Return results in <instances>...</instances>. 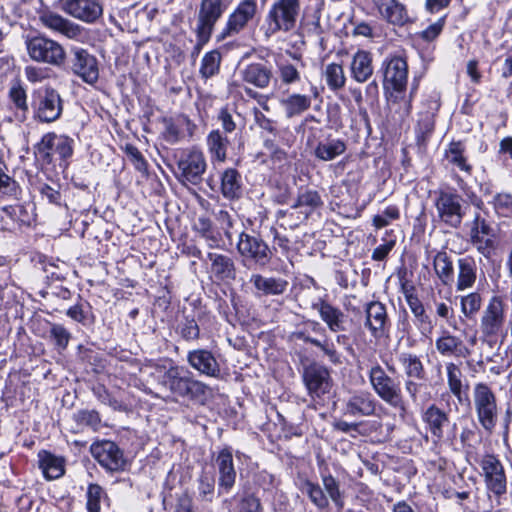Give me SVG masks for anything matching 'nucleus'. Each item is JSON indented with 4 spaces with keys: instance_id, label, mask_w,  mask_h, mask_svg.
Here are the masks:
<instances>
[{
    "instance_id": "8",
    "label": "nucleus",
    "mask_w": 512,
    "mask_h": 512,
    "mask_svg": "<svg viewBox=\"0 0 512 512\" xmlns=\"http://www.w3.org/2000/svg\"><path fill=\"white\" fill-rule=\"evenodd\" d=\"M320 476L324 490L319 483L306 479L302 483V493H305L311 503L320 511L329 508V498L337 510H342L345 500L344 492L340 489V482L330 473L328 467L320 470Z\"/></svg>"
},
{
    "instance_id": "28",
    "label": "nucleus",
    "mask_w": 512,
    "mask_h": 512,
    "mask_svg": "<svg viewBox=\"0 0 512 512\" xmlns=\"http://www.w3.org/2000/svg\"><path fill=\"white\" fill-rule=\"evenodd\" d=\"M211 190L219 192L228 201H237L244 194V183L241 172L234 167H227L219 173V184L214 182L212 176L207 178Z\"/></svg>"
},
{
    "instance_id": "9",
    "label": "nucleus",
    "mask_w": 512,
    "mask_h": 512,
    "mask_svg": "<svg viewBox=\"0 0 512 512\" xmlns=\"http://www.w3.org/2000/svg\"><path fill=\"white\" fill-rule=\"evenodd\" d=\"M30 108L31 117L36 123L51 124L62 117L64 99L52 86H41L31 92Z\"/></svg>"
},
{
    "instance_id": "44",
    "label": "nucleus",
    "mask_w": 512,
    "mask_h": 512,
    "mask_svg": "<svg viewBox=\"0 0 512 512\" xmlns=\"http://www.w3.org/2000/svg\"><path fill=\"white\" fill-rule=\"evenodd\" d=\"M432 267L438 282L451 288L455 282V269L452 256L443 248L435 253Z\"/></svg>"
},
{
    "instance_id": "3",
    "label": "nucleus",
    "mask_w": 512,
    "mask_h": 512,
    "mask_svg": "<svg viewBox=\"0 0 512 512\" xmlns=\"http://www.w3.org/2000/svg\"><path fill=\"white\" fill-rule=\"evenodd\" d=\"M153 366L157 372H163L160 384L175 398L195 405H205L211 397V387L196 379L188 368L177 364L174 360L168 358L165 363H156Z\"/></svg>"
},
{
    "instance_id": "25",
    "label": "nucleus",
    "mask_w": 512,
    "mask_h": 512,
    "mask_svg": "<svg viewBox=\"0 0 512 512\" xmlns=\"http://www.w3.org/2000/svg\"><path fill=\"white\" fill-rule=\"evenodd\" d=\"M36 214L23 204L6 205L0 208V231L16 233L30 228Z\"/></svg>"
},
{
    "instance_id": "63",
    "label": "nucleus",
    "mask_w": 512,
    "mask_h": 512,
    "mask_svg": "<svg viewBox=\"0 0 512 512\" xmlns=\"http://www.w3.org/2000/svg\"><path fill=\"white\" fill-rule=\"evenodd\" d=\"M221 60V53L217 49L206 52L199 68L201 78L207 80L217 75L220 72Z\"/></svg>"
},
{
    "instance_id": "5",
    "label": "nucleus",
    "mask_w": 512,
    "mask_h": 512,
    "mask_svg": "<svg viewBox=\"0 0 512 512\" xmlns=\"http://www.w3.org/2000/svg\"><path fill=\"white\" fill-rule=\"evenodd\" d=\"M320 120L314 115H307L296 127L305 141L306 150L318 161L329 162L342 156L347 148V141L335 137L326 127L320 126Z\"/></svg>"
},
{
    "instance_id": "36",
    "label": "nucleus",
    "mask_w": 512,
    "mask_h": 512,
    "mask_svg": "<svg viewBox=\"0 0 512 512\" xmlns=\"http://www.w3.org/2000/svg\"><path fill=\"white\" fill-rule=\"evenodd\" d=\"M421 420L426 432L440 441L444 437V428L450 423V413L437 404L431 403L422 409Z\"/></svg>"
},
{
    "instance_id": "16",
    "label": "nucleus",
    "mask_w": 512,
    "mask_h": 512,
    "mask_svg": "<svg viewBox=\"0 0 512 512\" xmlns=\"http://www.w3.org/2000/svg\"><path fill=\"white\" fill-rule=\"evenodd\" d=\"M379 73L382 75L383 91H401L408 85V57L404 50L387 55L381 63Z\"/></svg>"
},
{
    "instance_id": "48",
    "label": "nucleus",
    "mask_w": 512,
    "mask_h": 512,
    "mask_svg": "<svg viewBox=\"0 0 512 512\" xmlns=\"http://www.w3.org/2000/svg\"><path fill=\"white\" fill-rule=\"evenodd\" d=\"M206 146L213 165L226 162L230 140L219 129H213L208 133Z\"/></svg>"
},
{
    "instance_id": "40",
    "label": "nucleus",
    "mask_w": 512,
    "mask_h": 512,
    "mask_svg": "<svg viewBox=\"0 0 512 512\" xmlns=\"http://www.w3.org/2000/svg\"><path fill=\"white\" fill-rule=\"evenodd\" d=\"M311 95L291 93L286 98L281 99L280 104L283 108L286 118L291 119L299 117L311 108L312 96L318 98L320 95L316 85L310 86Z\"/></svg>"
},
{
    "instance_id": "14",
    "label": "nucleus",
    "mask_w": 512,
    "mask_h": 512,
    "mask_svg": "<svg viewBox=\"0 0 512 512\" xmlns=\"http://www.w3.org/2000/svg\"><path fill=\"white\" fill-rule=\"evenodd\" d=\"M236 250L241 263L247 268L266 267L273 258L272 249L259 233L242 231L236 243Z\"/></svg>"
},
{
    "instance_id": "54",
    "label": "nucleus",
    "mask_w": 512,
    "mask_h": 512,
    "mask_svg": "<svg viewBox=\"0 0 512 512\" xmlns=\"http://www.w3.org/2000/svg\"><path fill=\"white\" fill-rule=\"evenodd\" d=\"M394 276L397 279L398 292L403 294L405 301L418 297L414 283V273L404 263L396 267Z\"/></svg>"
},
{
    "instance_id": "52",
    "label": "nucleus",
    "mask_w": 512,
    "mask_h": 512,
    "mask_svg": "<svg viewBox=\"0 0 512 512\" xmlns=\"http://www.w3.org/2000/svg\"><path fill=\"white\" fill-rule=\"evenodd\" d=\"M250 282L262 295H281L288 286V282L281 278L264 277L261 274H253Z\"/></svg>"
},
{
    "instance_id": "56",
    "label": "nucleus",
    "mask_w": 512,
    "mask_h": 512,
    "mask_svg": "<svg viewBox=\"0 0 512 512\" xmlns=\"http://www.w3.org/2000/svg\"><path fill=\"white\" fill-rule=\"evenodd\" d=\"M66 316L85 327L95 323L91 304L80 294H78L77 302L66 310Z\"/></svg>"
},
{
    "instance_id": "23",
    "label": "nucleus",
    "mask_w": 512,
    "mask_h": 512,
    "mask_svg": "<svg viewBox=\"0 0 512 512\" xmlns=\"http://www.w3.org/2000/svg\"><path fill=\"white\" fill-rule=\"evenodd\" d=\"M71 72L83 82L94 85L99 79V62L87 49L73 47L68 58Z\"/></svg>"
},
{
    "instance_id": "30",
    "label": "nucleus",
    "mask_w": 512,
    "mask_h": 512,
    "mask_svg": "<svg viewBox=\"0 0 512 512\" xmlns=\"http://www.w3.org/2000/svg\"><path fill=\"white\" fill-rule=\"evenodd\" d=\"M59 5L67 15L88 24L97 22L103 15L100 0H59Z\"/></svg>"
},
{
    "instance_id": "12",
    "label": "nucleus",
    "mask_w": 512,
    "mask_h": 512,
    "mask_svg": "<svg viewBox=\"0 0 512 512\" xmlns=\"http://www.w3.org/2000/svg\"><path fill=\"white\" fill-rule=\"evenodd\" d=\"M231 2L232 0H200L196 14V26L193 30L197 50H201L209 43L216 24L226 13Z\"/></svg>"
},
{
    "instance_id": "42",
    "label": "nucleus",
    "mask_w": 512,
    "mask_h": 512,
    "mask_svg": "<svg viewBox=\"0 0 512 512\" xmlns=\"http://www.w3.org/2000/svg\"><path fill=\"white\" fill-rule=\"evenodd\" d=\"M349 73L352 80L357 83L367 82L374 73L373 54L364 49H358L351 58Z\"/></svg>"
},
{
    "instance_id": "13",
    "label": "nucleus",
    "mask_w": 512,
    "mask_h": 512,
    "mask_svg": "<svg viewBox=\"0 0 512 512\" xmlns=\"http://www.w3.org/2000/svg\"><path fill=\"white\" fill-rule=\"evenodd\" d=\"M174 159L177 167L175 175L184 185L199 186L207 170L204 152L197 146L176 150Z\"/></svg>"
},
{
    "instance_id": "4",
    "label": "nucleus",
    "mask_w": 512,
    "mask_h": 512,
    "mask_svg": "<svg viewBox=\"0 0 512 512\" xmlns=\"http://www.w3.org/2000/svg\"><path fill=\"white\" fill-rule=\"evenodd\" d=\"M386 369L377 361H371L367 371L369 384L380 400L393 408L402 422H408L414 413L406 400L400 376L394 364L384 362Z\"/></svg>"
},
{
    "instance_id": "35",
    "label": "nucleus",
    "mask_w": 512,
    "mask_h": 512,
    "mask_svg": "<svg viewBox=\"0 0 512 512\" xmlns=\"http://www.w3.org/2000/svg\"><path fill=\"white\" fill-rule=\"evenodd\" d=\"M460 480L463 483L461 486L444 485L440 490L442 498L447 501L443 508L449 512H468L469 505L472 503L471 488L465 483L462 476H460Z\"/></svg>"
},
{
    "instance_id": "34",
    "label": "nucleus",
    "mask_w": 512,
    "mask_h": 512,
    "mask_svg": "<svg viewBox=\"0 0 512 512\" xmlns=\"http://www.w3.org/2000/svg\"><path fill=\"white\" fill-rule=\"evenodd\" d=\"M482 428L478 421L471 420L469 423L461 424L459 441L465 460L472 465L482 454L479 452V446L482 444Z\"/></svg>"
},
{
    "instance_id": "27",
    "label": "nucleus",
    "mask_w": 512,
    "mask_h": 512,
    "mask_svg": "<svg viewBox=\"0 0 512 512\" xmlns=\"http://www.w3.org/2000/svg\"><path fill=\"white\" fill-rule=\"evenodd\" d=\"M364 325L375 339L388 337L391 330V320L387 307L379 300H371L364 304Z\"/></svg>"
},
{
    "instance_id": "50",
    "label": "nucleus",
    "mask_w": 512,
    "mask_h": 512,
    "mask_svg": "<svg viewBox=\"0 0 512 512\" xmlns=\"http://www.w3.org/2000/svg\"><path fill=\"white\" fill-rule=\"evenodd\" d=\"M398 361L407 379L424 380L426 378V369L421 356L412 352H402L398 356Z\"/></svg>"
},
{
    "instance_id": "15",
    "label": "nucleus",
    "mask_w": 512,
    "mask_h": 512,
    "mask_svg": "<svg viewBox=\"0 0 512 512\" xmlns=\"http://www.w3.org/2000/svg\"><path fill=\"white\" fill-rule=\"evenodd\" d=\"M506 321V304L499 295H493L480 318L481 339L490 346L496 344Z\"/></svg>"
},
{
    "instance_id": "11",
    "label": "nucleus",
    "mask_w": 512,
    "mask_h": 512,
    "mask_svg": "<svg viewBox=\"0 0 512 512\" xmlns=\"http://www.w3.org/2000/svg\"><path fill=\"white\" fill-rule=\"evenodd\" d=\"M301 11V0H275L264 18V34L267 37L295 29Z\"/></svg>"
},
{
    "instance_id": "45",
    "label": "nucleus",
    "mask_w": 512,
    "mask_h": 512,
    "mask_svg": "<svg viewBox=\"0 0 512 512\" xmlns=\"http://www.w3.org/2000/svg\"><path fill=\"white\" fill-rule=\"evenodd\" d=\"M40 20L45 27L59 32L68 38L75 39L80 37L82 34L83 29L80 25L53 11L43 12L40 16Z\"/></svg>"
},
{
    "instance_id": "47",
    "label": "nucleus",
    "mask_w": 512,
    "mask_h": 512,
    "mask_svg": "<svg viewBox=\"0 0 512 512\" xmlns=\"http://www.w3.org/2000/svg\"><path fill=\"white\" fill-rule=\"evenodd\" d=\"M406 303L414 317L413 322L420 335L431 339L436 324L428 313L423 301L418 296L406 301Z\"/></svg>"
},
{
    "instance_id": "18",
    "label": "nucleus",
    "mask_w": 512,
    "mask_h": 512,
    "mask_svg": "<svg viewBox=\"0 0 512 512\" xmlns=\"http://www.w3.org/2000/svg\"><path fill=\"white\" fill-rule=\"evenodd\" d=\"M90 453L106 473H120L127 468L128 460L124 450L110 439L95 440L90 445Z\"/></svg>"
},
{
    "instance_id": "55",
    "label": "nucleus",
    "mask_w": 512,
    "mask_h": 512,
    "mask_svg": "<svg viewBox=\"0 0 512 512\" xmlns=\"http://www.w3.org/2000/svg\"><path fill=\"white\" fill-rule=\"evenodd\" d=\"M77 431L97 432L102 428V417L96 409H79L72 415Z\"/></svg>"
},
{
    "instance_id": "59",
    "label": "nucleus",
    "mask_w": 512,
    "mask_h": 512,
    "mask_svg": "<svg viewBox=\"0 0 512 512\" xmlns=\"http://www.w3.org/2000/svg\"><path fill=\"white\" fill-rule=\"evenodd\" d=\"M231 505L233 512H263L260 498L249 491L236 493L231 498Z\"/></svg>"
},
{
    "instance_id": "17",
    "label": "nucleus",
    "mask_w": 512,
    "mask_h": 512,
    "mask_svg": "<svg viewBox=\"0 0 512 512\" xmlns=\"http://www.w3.org/2000/svg\"><path fill=\"white\" fill-rule=\"evenodd\" d=\"M258 14L257 0H240L227 16L226 22L217 34V42L243 33L253 23Z\"/></svg>"
},
{
    "instance_id": "24",
    "label": "nucleus",
    "mask_w": 512,
    "mask_h": 512,
    "mask_svg": "<svg viewBox=\"0 0 512 512\" xmlns=\"http://www.w3.org/2000/svg\"><path fill=\"white\" fill-rule=\"evenodd\" d=\"M373 2L381 19L393 27H408L417 21V15L400 0H373Z\"/></svg>"
},
{
    "instance_id": "64",
    "label": "nucleus",
    "mask_w": 512,
    "mask_h": 512,
    "mask_svg": "<svg viewBox=\"0 0 512 512\" xmlns=\"http://www.w3.org/2000/svg\"><path fill=\"white\" fill-rule=\"evenodd\" d=\"M35 190L39 193L41 201L58 208L66 206L59 184L50 185L46 182H38L35 185Z\"/></svg>"
},
{
    "instance_id": "20",
    "label": "nucleus",
    "mask_w": 512,
    "mask_h": 512,
    "mask_svg": "<svg viewBox=\"0 0 512 512\" xmlns=\"http://www.w3.org/2000/svg\"><path fill=\"white\" fill-rule=\"evenodd\" d=\"M302 381L308 395L321 401L329 397L334 384L330 369L316 361L304 365Z\"/></svg>"
},
{
    "instance_id": "22",
    "label": "nucleus",
    "mask_w": 512,
    "mask_h": 512,
    "mask_svg": "<svg viewBox=\"0 0 512 512\" xmlns=\"http://www.w3.org/2000/svg\"><path fill=\"white\" fill-rule=\"evenodd\" d=\"M462 197L455 189L439 190L435 198L438 217L442 223L451 228L457 229L461 226L465 211L462 208Z\"/></svg>"
},
{
    "instance_id": "10",
    "label": "nucleus",
    "mask_w": 512,
    "mask_h": 512,
    "mask_svg": "<svg viewBox=\"0 0 512 512\" xmlns=\"http://www.w3.org/2000/svg\"><path fill=\"white\" fill-rule=\"evenodd\" d=\"M310 307L318 312L320 319L326 325V330L337 333L336 343L343 346L348 353H353V343L350 336L340 333L347 330L348 315L339 306L332 303L328 294L317 297L311 302Z\"/></svg>"
},
{
    "instance_id": "33",
    "label": "nucleus",
    "mask_w": 512,
    "mask_h": 512,
    "mask_svg": "<svg viewBox=\"0 0 512 512\" xmlns=\"http://www.w3.org/2000/svg\"><path fill=\"white\" fill-rule=\"evenodd\" d=\"M443 160L447 162L448 167L457 169L466 176H471L474 172V165L468 155L466 140L452 139L444 149Z\"/></svg>"
},
{
    "instance_id": "32",
    "label": "nucleus",
    "mask_w": 512,
    "mask_h": 512,
    "mask_svg": "<svg viewBox=\"0 0 512 512\" xmlns=\"http://www.w3.org/2000/svg\"><path fill=\"white\" fill-rule=\"evenodd\" d=\"M186 361L190 368L197 371L200 375L216 379L221 377V365L215 354L207 348L189 350Z\"/></svg>"
},
{
    "instance_id": "2",
    "label": "nucleus",
    "mask_w": 512,
    "mask_h": 512,
    "mask_svg": "<svg viewBox=\"0 0 512 512\" xmlns=\"http://www.w3.org/2000/svg\"><path fill=\"white\" fill-rule=\"evenodd\" d=\"M288 341L301 361L321 352L332 365L343 363L342 353L329 337L326 327L317 320L306 319L299 323L289 334Z\"/></svg>"
},
{
    "instance_id": "58",
    "label": "nucleus",
    "mask_w": 512,
    "mask_h": 512,
    "mask_svg": "<svg viewBox=\"0 0 512 512\" xmlns=\"http://www.w3.org/2000/svg\"><path fill=\"white\" fill-rule=\"evenodd\" d=\"M407 87L408 85H404L403 90L397 92L394 90L384 91L387 101L393 106H397L395 112L402 117L410 116L413 111L414 97L407 93Z\"/></svg>"
},
{
    "instance_id": "57",
    "label": "nucleus",
    "mask_w": 512,
    "mask_h": 512,
    "mask_svg": "<svg viewBox=\"0 0 512 512\" xmlns=\"http://www.w3.org/2000/svg\"><path fill=\"white\" fill-rule=\"evenodd\" d=\"M77 357L82 364L90 366L95 374H101L107 368V359L91 347L80 344L77 347Z\"/></svg>"
},
{
    "instance_id": "60",
    "label": "nucleus",
    "mask_w": 512,
    "mask_h": 512,
    "mask_svg": "<svg viewBox=\"0 0 512 512\" xmlns=\"http://www.w3.org/2000/svg\"><path fill=\"white\" fill-rule=\"evenodd\" d=\"M71 339L72 333L63 324L49 322L47 340L56 351H65Z\"/></svg>"
},
{
    "instance_id": "31",
    "label": "nucleus",
    "mask_w": 512,
    "mask_h": 512,
    "mask_svg": "<svg viewBox=\"0 0 512 512\" xmlns=\"http://www.w3.org/2000/svg\"><path fill=\"white\" fill-rule=\"evenodd\" d=\"M296 142V136L289 127L278 128L271 136L263 139V147L266 149L272 162H284L288 159L285 148H292Z\"/></svg>"
},
{
    "instance_id": "61",
    "label": "nucleus",
    "mask_w": 512,
    "mask_h": 512,
    "mask_svg": "<svg viewBox=\"0 0 512 512\" xmlns=\"http://www.w3.org/2000/svg\"><path fill=\"white\" fill-rule=\"evenodd\" d=\"M460 311L463 317L469 321L475 320L483 306V296L479 291H472L466 295H461Z\"/></svg>"
},
{
    "instance_id": "51",
    "label": "nucleus",
    "mask_w": 512,
    "mask_h": 512,
    "mask_svg": "<svg viewBox=\"0 0 512 512\" xmlns=\"http://www.w3.org/2000/svg\"><path fill=\"white\" fill-rule=\"evenodd\" d=\"M196 230L201 238L205 239L209 248H224L223 234L215 228L213 221L209 217H199Z\"/></svg>"
},
{
    "instance_id": "7",
    "label": "nucleus",
    "mask_w": 512,
    "mask_h": 512,
    "mask_svg": "<svg viewBox=\"0 0 512 512\" xmlns=\"http://www.w3.org/2000/svg\"><path fill=\"white\" fill-rule=\"evenodd\" d=\"M471 466L479 468V475L483 480L485 491L489 499L498 504L506 499L508 490V476L505 465L498 454L485 451Z\"/></svg>"
},
{
    "instance_id": "21",
    "label": "nucleus",
    "mask_w": 512,
    "mask_h": 512,
    "mask_svg": "<svg viewBox=\"0 0 512 512\" xmlns=\"http://www.w3.org/2000/svg\"><path fill=\"white\" fill-rule=\"evenodd\" d=\"M196 313H186L184 308L180 318H176L175 324L172 326L174 333L180 340L191 343L196 342L201 338V330L198 322L209 319L210 311L206 305H202L200 299L191 302Z\"/></svg>"
},
{
    "instance_id": "26",
    "label": "nucleus",
    "mask_w": 512,
    "mask_h": 512,
    "mask_svg": "<svg viewBox=\"0 0 512 512\" xmlns=\"http://www.w3.org/2000/svg\"><path fill=\"white\" fill-rule=\"evenodd\" d=\"M214 466L218 472V495L229 494L233 490L237 478L233 448L230 445H223L217 451Z\"/></svg>"
},
{
    "instance_id": "53",
    "label": "nucleus",
    "mask_w": 512,
    "mask_h": 512,
    "mask_svg": "<svg viewBox=\"0 0 512 512\" xmlns=\"http://www.w3.org/2000/svg\"><path fill=\"white\" fill-rule=\"evenodd\" d=\"M85 509L86 512H101V505L110 506L111 499L107 490L98 483H88L85 492Z\"/></svg>"
},
{
    "instance_id": "19",
    "label": "nucleus",
    "mask_w": 512,
    "mask_h": 512,
    "mask_svg": "<svg viewBox=\"0 0 512 512\" xmlns=\"http://www.w3.org/2000/svg\"><path fill=\"white\" fill-rule=\"evenodd\" d=\"M25 45L30 58L35 62L61 67L65 64L66 53L57 41L44 35L27 36Z\"/></svg>"
},
{
    "instance_id": "1",
    "label": "nucleus",
    "mask_w": 512,
    "mask_h": 512,
    "mask_svg": "<svg viewBox=\"0 0 512 512\" xmlns=\"http://www.w3.org/2000/svg\"><path fill=\"white\" fill-rule=\"evenodd\" d=\"M446 392L441 394L442 400L445 396H453L456 403L474 411L476 420L483 432L492 435L499 423L502 406L497 390L491 383L486 381L474 382L470 396V383L464 375L459 364L455 362L445 363Z\"/></svg>"
},
{
    "instance_id": "29",
    "label": "nucleus",
    "mask_w": 512,
    "mask_h": 512,
    "mask_svg": "<svg viewBox=\"0 0 512 512\" xmlns=\"http://www.w3.org/2000/svg\"><path fill=\"white\" fill-rule=\"evenodd\" d=\"M379 405L378 400L368 390H357L342 401V415L350 418L373 416Z\"/></svg>"
},
{
    "instance_id": "6",
    "label": "nucleus",
    "mask_w": 512,
    "mask_h": 512,
    "mask_svg": "<svg viewBox=\"0 0 512 512\" xmlns=\"http://www.w3.org/2000/svg\"><path fill=\"white\" fill-rule=\"evenodd\" d=\"M75 141L66 134L47 132L33 145L34 163L40 170L67 168L74 154Z\"/></svg>"
},
{
    "instance_id": "46",
    "label": "nucleus",
    "mask_w": 512,
    "mask_h": 512,
    "mask_svg": "<svg viewBox=\"0 0 512 512\" xmlns=\"http://www.w3.org/2000/svg\"><path fill=\"white\" fill-rule=\"evenodd\" d=\"M456 291H464L474 286L477 280V263L472 255H464L457 259Z\"/></svg>"
},
{
    "instance_id": "39",
    "label": "nucleus",
    "mask_w": 512,
    "mask_h": 512,
    "mask_svg": "<svg viewBox=\"0 0 512 512\" xmlns=\"http://www.w3.org/2000/svg\"><path fill=\"white\" fill-rule=\"evenodd\" d=\"M436 351L443 357H467L469 348L460 336L454 335L448 329L442 328L435 340Z\"/></svg>"
},
{
    "instance_id": "49",
    "label": "nucleus",
    "mask_w": 512,
    "mask_h": 512,
    "mask_svg": "<svg viewBox=\"0 0 512 512\" xmlns=\"http://www.w3.org/2000/svg\"><path fill=\"white\" fill-rule=\"evenodd\" d=\"M323 206L324 201L317 190L302 186L298 189L296 200L291 205V208H304L305 217L307 218L312 213L320 210Z\"/></svg>"
},
{
    "instance_id": "41",
    "label": "nucleus",
    "mask_w": 512,
    "mask_h": 512,
    "mask_svg": "<svg viewBox=\"0 0 512 512\" xmlns=\"http://www.w3.org/2000/svg\"><path fill=\"white\" fill-rule=\"evenodd\" d=\"M37 458L38 468L41 470L45 480L52 481L64 476L66 472V459L64 456L41 449L38 451Z\"/></svg>"
},
{
    "instance_id": "38",
    "label": "nucleus",
    "mask_w": 512,
    "mask_h": 512,
    "mask_svg": "<svg viewBox=\"0 0 512 512\" xmlns=\"http://www.w3.org/2000/svg\"><path fill=\"white\" fill-rule=\"evenodd\" d=\"M243 82L256 88L265 89L269 87L273 79L272 64L265 59L257 62H250L240 71Z\"/></svg>"
},
{
    "instance_id": "43",
    "label": "nucleus",
    "mask_w": 512,
    "mask_h": 512,
    "mask_svg": "<svg viewBox=\"0 0 512 512\" xmlns=\"http://www.w3.org/2000/svg\"><path fill=\"white\" fill-rule=\"evenodd\" d=\"M207 259L210 261L211 276L221 282L236 279L237 270L232 257L216 252H209Z\"/></svg>"
},
{
    "instance_id": "62",
    "label": "nucleus",
    "mask_w": 512,
    "mask_h": 512,
    "mask_svg": "<svg viewBox=\"0 0 512 512\" xmlns=\"http://www.w3.org/2000/svg\"><path fill=\"white\" fill-rule=\"evenodd\" d=\"M323 76L327 87L332 92H338L346 85L347 78L341 63L332 62L327 64L323 71Z\"/></svg>"
},
{
    "instance_id": "37",
    "label": "nucleus",
    "mask_w": 512,
    "mask_h": 512,
    "mask_svg": "<svg viewBox=\"0 0 512 512\" xmlns=\"http://www.w3.org/2000/svg\"><path fill=\"white\" fill-rule=\"evenodd\" d=\"M164 129L162 131V138L169 144H176L183 140L186 136H192L195 124L185 114H179L176 117L164 116L161 119Z\"/></svg>"
}]
</instances>
